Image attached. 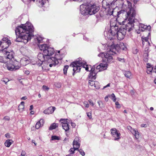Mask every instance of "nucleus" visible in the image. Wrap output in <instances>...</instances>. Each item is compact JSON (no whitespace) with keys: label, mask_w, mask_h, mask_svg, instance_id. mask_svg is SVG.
Returning a JSON list of instances; mask_svg holds the SVG:
<instances>
[{"label":"nucleus","mask_w":156,"mask_h":156,"mask_svg":"<svg viewBox=\"0 0 156 156\" xmlns=\"http://www.w3.org/2000/svg\"><path fill=\"white\" fill-rule=\"evenodd\" d=\"M127 6L124 4L123 0H116L111 2H106V8H111L112 9L115 7H122V10L117 12V16L118 17L122 16L124 19L123 22H126V29L129 31L131 30L134 24L133 23H138L136 19H134V18L136 14V10L132 6V3L128 1H127Z\"/></svg>","instance_id":"nucleus-1"},{"label":"nucleus","mask_w":156,"mask_h":156,"mask_svg":"<svg viewBox=\"0 0 156 156\" xmlns=\"http://www.w3.org/2000/svg\"><path fill=\"white\" fill-rule=\"evenodd\" d=\"M15 31L16 35H19L16 39L17 42H23L26 44L34 36L33 34L34 28L30 23H27L18 27L16 28Z\"/></svg>","instance_id":"nucleus-2"},{"label":"nucleus","mask_w":156,"mask_h":156,"mask_svg":"<svg viewBox=\"0 0 156 156\" xmlns=\"http://www.w3.org/2000/svg\"><path fill=\"white\" fill-rule=\"evenodd\" d=\"M118 45L112 44L110 46V50L106 52L101 53L98 55V56L103 58V61L106 62H111L113 59L112 55L116 54V49Z\"/></svg>","instance_id":"nucleus-3"},{"label":"nucleus","mask_w":156,"mask_h":156,"mask_svg":"<svg viewBox=\"0 0 156 156\" xmlns=\"http://www.w3.org/2000/svg\"><path fill=\"white\" fill-rule=\"evenodd\" d=\"M87 63L84 60H82L81 58H79L77 60L72 62L70 64V66L73 68V70L74 73H76L80 72L82 67L85 68V70L87 71L88 70L89 67H91V66L86 65Z\"/></svg>","instance_id":"nucleus-4"},{"label":"nucleus","mask_w":156,"mask_h":156,"mask_svg":"<svg viewBox=\"0 0 156 156\" xmlns=\"http://www.w3.org/2000/svg\"><path fill=\"white\" fill-rule=\"evenodd\" d=\"M39 47L41 51H43L44 55H45L47 58H51V56L55 52L53 48L48 47L45 44H40L39 45Z\"/></svg>","instance_id":"nucleus-5"},{"label":"nucleus","mask_w":156,"mask_h":156,"mask_svg":"<svg viewBox=\"0 0 156 156\" xmlns=\"http://www.w3.org/2000/svg\"><path fill=\"white\" fill-rule=\"evenodd\" d=\"M44 55L43 52L42 53H39L38 55V61L36 62V63L34 64L39 66H42L41 68L43 70H45L46 69V67L44 66V64L46 65V63L45 62H44V60L46 61L48 58H46V56Z\"/></svg>","instance_id":"nucleus-6"},{"label":"nucleus","mask_w":156,"mask_h":156,"mask_svg":"<svg viewBox=\"0 0 156 156\" xmlns=\"http://www.w3.org/2000/svg\"><path fill=\"white\" fill-rule=\"evenodd\" d=\"M134 18H135V17ZM134 19H135V18H134ZM136 20H137L138 23L136 22V23H133V24H134V26L131 29V30H130V31H128V30H126V25L127 24L126 22L125 23H126V24H125V25L124 26L125 27L124 28V29H125L126 31H128V32H129L130 31H131L133 29V27H134V26H135L136 25H137L139 24V30H141L142 31H144L146 30H147L148 31H150L151 30V26H147L144 25L143 24H139V22L138 21V20L137 19H136Z\"/></svg>","instance_id":"nucleus-7"},{"label":"nucleus","mask_w":156,"mask_h":156,"mask_svg":"<svg viewBox=\"0 0 156 156\" xmlns=\"http://www.w3.org/2000/svg\"><path fill=\"white\" fill-rule=\"evenodd\" d=\"M57 56L58 55H57L56 57H53L51 58H48L46 61L47 62H46V65H44V66L45 67V66H46V65H48V64L47 63V62L52 63L49 64V66L50 67H52L53 66H55L56 64H57L58 63V59H62V58H58Z\"/></svg>","instance_id":"nucleus-8"},{"label":"nucleus","mask_w":156,"mask_h":156,"mask_svg":"<svg viewBox=\"0 0 156 156\" xmlns=\"http://www.w3.org/2000/svg\"><path fill=\"white\" fill-rule=\"evenodd\" d=\"M118 29V27L115 24L114 25H112L110 23V29L108 31V33L110 34L113 36H114L120 31Z\"/></svg>","instance_id":"nucleus-9"},{"label":"nucleus","mask_w":156,"mask_h":156,"mask_svg":"<svg viewBox=\"0 0 156 156\" xmlns=\"http://www.w3.org/2000/svg\"><path fill=\"white\" fill-rule=\"evenodd\" d=\"M89 7V13L90 15L95 14L99 10V8L95 5H87Z\"/></svg>","instance_id":"nucleus-10"},{"label":"nucleus","mask_w":156,"mask_h":156,"mask_svg":"<svg viewBox=\"0 0 156 156\" xmlns=\"http://www.w3.org/2000/svg\"><path fill=\"white\" fill-rule=\"evenodd\" d=\"M80 12L83 15H86L89 13L88 5L86 4H82L80 6Z\"/></svg>","instance_id":"nucleus-11"},{"label":"nucleus","mask_w":156,"mask_h":156,"mask_svg":"<svg viewBox=\"0 0 156 156\" xmlns=\"http://www.w3.org/2000/svg\"><path fill=\"white\" fill-rule=\"evenodd\" d=\"M111 132L112 136L114 138L115 140H117L120 138L121 134L115 128L111 129Z\"/></svg>","instance_id":"nucleus-12"},{"label":"nucleus","mask_w":156,"mask_h":156,"mask_svg":"<svg viewBox=\"0 0 156 156\" xmlns=\"http://www.w3.org/2000/svg\"><path fill=\"white\" fill-rule=\"evenodd\" d=\"M62 120H64L65 122H62V128L65 131H68L69 129V123L67 122V119H61L59 121L61 122Z\"/></svg>","instance_id":"nucleus-13"},{"label":"nucleus","mask_w":156,"mask_h":156,"mask_svg":"<svg viewBox=\"0 0 156 156\" xmlns=\"http://www.w3.org/2000/svg\"><path fill=\"white\" fill-rule=\"evenodd\" d=\"M4 52L8 58L11 59L13 58L14 53L12 50H5Z\"/></svg>","instance_id":"nucleus-14"},{"label":"nucleus","mask_w":156,"mask_h":156,"mask_svg":"<svg viewBox=\"0 0 156 156\" xmlns=\"http://www.w3.org/2000/svg\"><path fill=\"white\" fill-rule=\"evenodd\" d=\"M89 84L90 85L94 87L96 89L100 88L99 83L97 81L90 80L89 81Z\"/></svg>","instance_id":"nucleus-15"},{"label":"nucleus","mask_w":156,"mask_h":156,"mask_svg":"<svg viewBox=\"0 0 156 156\" xmlns=\"http://www.w3.org/2000/svg\"><path fill=\"white\" fill-rule=\"evenodd\" d=\"M6 67L10 71H15L20 68V66H16L15 65L12 64H8L7 65Z\"/></svg>","instance_id":"nucleus-16"},{"label":"nucleus","mask_w":156,"mask_h":156,"mask_svg":"<svg viewBox=\"0 0 156 156\" xmlns=\"http://www.w3.org/2000/svg\"><path fill=\"white\" fill-rule=\"evenodd\" d=\"M93 70V68H91V70L90 71V73L88 75V76L89 78L91 79L95 80L96 78V75L97 74V73L96 72L97 71L95 69H94Z\"/></svg>","instance_id":"nucleus-17"},{"label":"nucleus","mask_w":156,"mask_h":156,"mask_svg":"<svg viewBox=\"0 0 156 156\" xmlns=\"http://www.w3.org/2000/svg\"><path fill=\"white\" fill-rule=\"evenodd\" d=\"M55 108L54 107H50L44 111V113L46 114H49L52 113L54 111Z\"/></svg>","instance_id":"nucleus-18"},{"label":"nucleus","mask_w":156,"mask_h":156,"mask_svg":"<svg viewBox=\"0 0 156 156\" xmlns=\"http://www.w3.org/2000/svg\"><path fill=\"white\" fill-rule=\"evenodd\" d=\"M79 139L78 137H76L73 143V144L75 148L77 150L80 146V144L79 143Z\"/></svg>","instance_id":"nucleus-19"},{"label":"nucleus","mask_w":156,"mask_h":156,"mask_svg":"<svg viewBox=\"0 0 156 156\" xmlns=\"http://www.w3.org/2000/svg\"><path fill=\"white\" fill-rule=\"evenodd\" d=\"M114 44L116 45H118L117 46V47L116 51L118 50L119 48H120V49L123 50H125L126 49V45H125L122 42L120 43L119 44Z\"/></svg>","instance_id":"nucleus-20"},{"label":"nucleus","mask_w":156,"mask_h":156,"mask_svg":"<svg viewBox=\"0 0 156 156\" xmlns=\"http://www.w3.org/2000/svg\"><path fill=\"white\" fill-rule=\"evenodd\" d=\"M44 123V120L43 119H41L39 121L37 122L35 125V128L38 129L40 127L43 126Z\"/></svg>","instance_id":"nucleus-21"},{"label":"nucleus","mask_w":156,"mask_h":156,"mask_svg":"<svg viewBox=\"0 0 156 156\" xmlns=\"http://www.w3.org/2000/svg\"><path fill=\"white\" fill-rule=\"evenodd\" d=\"M131 132L133 134L136 139H138L139 137V134L137 130L131 128Z\"/></svg>","instance_id":"nucleus-22"},{"label":"nucleus","mask_w":156,"mask_h":156,"mask_svg":"<svg viewBox=\"0 0 156 156\" xmlns=\"http://www.w3.org/2000/svg\"><path fill=\"white\" fill-rule=\"evenodd\" d=\"M13 143V141L12 140H7L5 141V145L6 147H9Z\"/></svg>","instance_id":"nucleus-23"},{"label":"nucleus","mask_w":156,"mask_h":156,"mask_svg":"<svg viewBox=\"0 0 156 156\" xmlns=\"http://www.w3.org/2000/svg\"><path fill=\"white\" fill-rule=\"evenodd\" d=\"M108 65L107 63H101L100 64V66H101V69L99 70V71L102 70H104L107 69L108 67Z\"/></svg>","instance_id":"nucleus-24"},{"label":"nucleus","mask_w":156,"mask_h":156,"mask_svg":"<svg viewBox=\"0 0 156 156\" xmlns=\"http://www.w3.org/2000/svg\"><path fill=\"white\" fill-rule=\"evenodd\" d=\"M116 34L117 37L119 40H121L124 38V34H123L121 32L119 31Z\"/></svg>","instance_id":"nucleus-25"},{"label":"nucleus","mask_w":156,"mask_h":156,"mask_svg":"<svg viewBox=\"0 0 156 156\" xmlns=\"http://www.w3.org/2000/svg\"><path fill=\"white\" fill-rule=\"evenodd\" d=\"M24 108V102L22 101L18 106V110L20 112L23 111Z\"/></svg>","instance_id":"nucleus-26"},{"label":"nucleus","mask_w":156,"mask_h":156,"mask_svg":"<svg viewBox=\"0 0 156 156\" xmlns=\"http://www.w3.org/2000/svg\"><path fill=\"white\" fill-rule=\"evenodd\" d=\"M48 0H37V2H38L40 4L41 6H44L45 4L47 2L48 3Z\"/></svg>","instance_id":"nucleus-27"},{"label":"nucleus","mask_w":156,"mask_h":156,"mask_svg":"<svg viewBox=\"0 0 156 156\" xmlns=\"http://www.w3.org/2000/svg\"><path fill=\"white\" fill-rule=\"evenodd\" d=\"M58 123H53L52 124L49 128V129L51 130L55 129L58 127Z\"/></svg>","instance_id":"nucleus-28"},{"label":"nucleus","mask_w":156,"mask_h":156,"mask_svg":"<svg viewBox=\"0 0 156 156\" xmlns=\"http://www.w3.org/2000/svg\"><path fill=\"white\" fill-rule=\"evenodd\" d=\"M11 43L10 41L8 40V39L6 37L3 38L2 40L0 41V43Z\"/></svg>","instance_id":"nucleus-29"},{"label":"nucleus","mask_w":156,"mask_h":156,"mask_svg":"<svg viewBox=\"0 0 156 156\" xmlns=\"http://www.w3.org/2000/svg\"><path fill=\"white\" fill-rule=\"evenodd\" d=\"M153 68L151 67L147 66V74H150L152 71H153Z\"/></svg>","instance_id":"nucleus-30"},{"label":"nucleus","mask_w":156,"mask_h":156,"mask_svg":"<svg viewBox=\"0 0 156 156\" xmlns=\"http://www.w3.org/2000/svg\"><path fill=\"white\" fill-rule=\"evenodd\" d=\"M108 97L110 98L114 102H115L116 98L115 94L113 93L111 95H108Z\"/></svg>","instance_id":"nucleus-31"},{"label":"nucleus","mask_w":156,"mask_h":156,"mask_svg":"<svg viewBox=\"0 0 156 156\" xmlns=\"http://www.w3.org/2000/svg\"><path fill=\"white\" fill-rule=\"evenodd\" d=\"M124 75L126 77L129 78L131 76V73L129 71H126L124 73Z\"/></svg>","instance_id":"nucleus-32"},{"label":"nucleus","mask_w":156,"mask_h":156,"mask_svg":"<svg viewBox=\"0 0 156 156\" xmlns=\"http://www.w3.org/2000/svg\"><path fill=\"white\" fill-rule=\"evenodd\" d=\"M76 150H77L74 147L73 148H72L70 149L69 151V153L71 154H73L74 153V151Z\"/></svg>","instance_id":"nucleus-33"},{"label":"nucleus","mask_w":156,"mask_h":156,"mask_svg":"<svg viewBox=\"0 0 156 156\" xmlns=\"http://www.w3.org/2000/svg\"><path fill=\"white\" fill-rule=\"evenodd\" d=\"M69 68V66L68 65L65 66L63 69L64 73V74H66L67 73V70Z\"/></svg>","instance_id":"nucleus-34"},{"label":"nucleus","mask_w":156,"mask_h":156,"mask_svg":"<svg viewBox=\"0 0 156 156\" xmlns=\"http://www.w3.org/2000/svg\"><path fill=\"white\" fill-rule=\"evenodd\" d=\"M98 103L100 108H102L104 107L103 104L101 101H98Z\"/></svg>","instance_id":"nucleus-35"},{"label":"nucleus","mask_w":156,"mask_h":156,"mask_svg":"<svg viewBox=\"0 0 156 156\" xmlns=\"http://www.w3.org/2000/svg\"><path fill=\"white\" fill-rule=\"evenodd\" d=\"M37 41L39 43H41V41L43 40V38L42 37H37V38H36Z\"/></svg>","instance_id":"nucleus-36"},{"label":"nucleus","mask_w":156,"mask_h":156,"mask_svg":"<svg viewBox=\"0 0 156 156\" xmlns=\"http://www.w3.org/2000/svg\"><path fill=\"white\" fill-rule=\"evenodd\" d=\"M79 152L80 154L82 156H84L85 155V152L82 149H78L77 150Z\"/></svg>","instance_id":"nucleus-37"},{"label":"nucleus","mask_w":156,"mask_h":156,"mask_svg":"<svg viewBox=\"0 0 156 156\" xmlns=\"http://www.w3.org/2000/svg\"><path fill=\"white\" fill-rule=\"evenodd\" d=\"M51 139L52 140H59V138L56 136H53L51 137Z\"/></svg>","instance_id":"nucleus-38"},{"label":"nucleus","mask_w":156,"mask_h":156,"mask_svg":"<svg viewBox=\"0 0 156 156\" xmlns=\"http://www.w3.org/2000/svg\"><path fill=\"white\" fill-rule=\"evenodd\" d=\"M115 105H116V108H120L121 107V106L120 104H119V102L118 101L115 102Z\"/></svg>","instance_id":"nucleus-39"},{"label":"nucleus","mask_w":156,"mask_h":156,"mask_svg":"<svg viewBox=\"0 0 156 156\" xmlns=\"http://www.w3.org/2000/svg\"><path fill=\"white\" fill-rule=\"evenodd\" d=\"M42 88H43V89L44 91L48 90L49 89V87H47L46 86H45V85H43L42 86Z\"/></svg>","instance_id":"nucleus-40"},{"label":"nucleus","mask_w":156,"mask_h":156,"mask_svg":"<svg viewBox=\"0 0 156 156\" xmlns=\"http://www.w3.org/2000/svg\"><path fill=\"white\" fill-rule=\"evenodd\" d=\"M83 104L87 108H88L89 107V105L87 101H84L83 102Z\"/></svg>","instance_id":"nucleus-41"},{"label":"nucleus","mask_w":156,"mask_h":156,"mask_svg":"<svg viewBox=\"0 0 156 156\" xmlns=\"http://www.w3.org/2000/svg\"><path fill=\"white\" fill-rule=\"evenodd\" d=\"M55 86L58 87H61V84L60 83H56L55 84Z\"/></svg>","instance_id":"nucleus-42"},{"label":"nucleus","mask_w":156,"mask_h":156,"mask_svg":"<svg viewBox=\"0 0 156 156\" xmlns=\"http://www.w3.org/2000/svg\"><path fill=\"white\" fill-rule=\"evenodd\" d=\"M87 116L89 118V119H90L92 118L91 112H87Z\"/></svg>","instance_id":"nucleus-43"},{"label":"nucleus","mask_w":156,"mask_h":156,"mask_svg":"<svg viewBox=\"0 0 156 156\" xmlns=\"http://www.w3.org/2000/svg\"><path fill=\"white\" fill-rule=\"evenodd\" d=\"M117 59L119 61L122 62H124L125 61L124 59L123 58H118Z\"/></svg>","instance_id":"nucleus-44"},{"label":"nucleus","mask_w":156,"mask_h":156,"mask_svg":"<svg viewBox=\"0 0 156 156\" xmlns=\"http://www.w3.org/2000/svg\"><path fill=\"white\" fill-rule=\"evenodd\" d=\"M3 119L5 120H9L10 119V118L9 117L6 116L4 117L3 118Z\"/></svg>","instance_id":"nucleus-45"},{"label":"nucleus","mask_w":156,"mask_h":156,"mask_svg":"<svg viewBox=\"0 0 156 156\" xmlns=\"http://www.w3.org/2000/svg\"><path fill=\"white\" fill-rule=\"evenodd\" d=\"M4 62V60L2 56H0V62L3 63Z\"/></svg>","instance_id":"nucleus-46"},{"label":"nucleus","mask_w":156,"mask_h":156,"mask_svg":"<svg viewBox=\"0 0 156 156\" xmlns=\"http://www.w3.org/2000/svg\"><path fill=\"white\" fill-rule=\"evenodd\" d=\"M26 154V152L25 151H23L21 153V155L22 156H25Z\"/></svg>","instance_id":"nucleus-47"},{"label":"nucleus","mask_w":156,"mask_h":156,"mask_svg":"<svg viewBox=\"0 0 156 156\" xmlns=\"http://www.w3.org/2000/svg\"><path fill=\"white\" fill-rule=\"evenodd\" d=\"M88 102H89V104L91 105L92 106H94V104L93 102L91 100H89Z\"/></svg>","instance_id":"nucleus-48"},{"label":"nucleus","mask_w":156,"mask_h":156,"mask_svg":"<svg viewBox=\"0 0 156 156\" xmlns=\"http://www.w3.org/2000/svg\"><path fill=\"white\" fill-rule=\"evenodd\" d=\"M143 41H145L147 42L148 41V38L147 37H145L142 40L143 44Z\"/></svg>","instance_id":"nucleus-49"},{"label":"nucleus","mask_w":156,"mask_h":156,"mask_svg":"<svg viewBox=\"0 0 156 156\" xmlns=\"http://www.w3.org/2000/svg\"><path fill=\"white\" fill-rule=\"evenodd\" d=\"M5 136L7 138H10L9 134L8 133H7L5 135Z\"/></svg>","instance_id":"nucleus-50"},{"label":"nucleus","mask_w":156,"mask_h":156,"mask_svg":"<svg viewBox=\"0 0 156 156\" xmlns=\"http://www.w3.org/2000/svg\"><path fill=\"white\" fill-rule=\"evenodd\" d=\"M96 70L97 69H101V66H100V64L98 66H97L96 67Z\"/></svg>","instance_id":"nucleus-51"},{"label":"nucleus","mask_w":156,"mask_h":156,"mask_svg":"<svg viewBox=\"0 0 156 156\" xmlns=\"http://www.w3.org/2000/svg\"><path fill=\"white\" fill-rule=\"evenodd\" d=\"M71 126L73 127H74L76 126L75 123H73V122H71Z\"/></svg>","instance_id":"nucleus-52"},{"label":"nucleus","mask_w":156,"mask_h":156,"mask_svg":"<svg viewBox=\"0 0 156 156\" xmlns=\"http://www.w3.org/2000/svg\"><path fill=\"white\" fill-rule=\"evenodd\" d=\"M141 127H143L146 128L147 127V125L146 124H142L141 125Z\"/></svg>","instance_id":"nucleus-53"},{"label":"nucleus","mask_w":156,"mask_h":156,"mask_svg":"<svg viewBox=\"0 0 156 156\" xmlns=\"http://www.w3.org/2000/svg\"><path fill=\"white\" fill-rule=\"evenodd\" d=\"M27 98V97L26 96H24L23 97L21 98V100H26Z\"/></svg>","instance_id":"nucleus-54"},{"label":"nucleus","mask_w":156,"mask_h":156,"mask_svg":"<svg viewBox=\"0 0 156 156\" xmlns=\"http://www.w3.org/2000/svg\"><path fill=\"white\" fill-rule=\"evenodd\" d=\"M110 85V84L108 83L106 86H104L103 87V88H105L107 87H109Z\"/></svg>","instance_id":"nucleus-55"},{"label":"nucleus","mask_w":156,"mask_h":156,"mask_svg":"<svg viewBox=\"0 0 156 156\" xmlns=\"http://www.w3.org/2000/svg\"><path fill=\"white\" fill-rule=\"evenodd\" d=\"M33 108V105H31L30 106V110H32Z\"/></svg>","instance_id":"nucleus-56"},{"label":"nucleus","mask_w":156,"mask_h":156,"mask_svg":"<svg viewBox=\"0 0 156 156\" xmlns=\"http://www.w3.org/2000/svg\"><path fill=\"white\" fill-rule=\"evenodd\" d=\"M108 96H106L105 97V99L106 101H107L108 100Z\"/></svg>","instance_id":"nucleus-57"},{"label":"nucleus","mask_w":156,"mask_h":156,"mask_svg":"<svg viewBox=\"0 0 156 156\" xmlns=\"http://www.w3.org/2000/svg\"><path fill=\"white\" fill-rule=\"evenodd\" d=\"M153 72L156 73V66H155L153 70Z\"/></svg>","instance_id":"nucleus-58"},{"label":"nucleus","mask_w":156,"mask_h":156,"mask_svg":"<svg viewBox=\"0 0 156 156\" xmlns=\"http://www.w3.org/2000/svg\"><path fill=\"white\" fill-rule=\"evenodd\" d=\"M147 66L151 67V65L150 64L148 63L147 64Z\"/></svg>","instance_id":"nucleus-59"},{"label":"nucleus","mask_w":156,"mask_h":156,"mask_svg":"<svg viewBox=\"0 0 156 156\" xmlns=\"http://www.w3.org/2000/svg\"><path fill=\"white\" fill-rule=\"evenodd\" d=\"M150 110L151 111H152L154 110V108L152 107H151L150 108Z\"/></svg>","instance_id":"nucleus-60"},{"label":"nucleus","mask_w":156,"mask_h":156,"mask_svg":"<svg viewBox=\"0 0 156 156\" xmlns=\"http://www.w3.org/2000/svg\"><path fill=\"white\" fill-rule=\"evenodd\" d=\"M72 154H71L69 153V154H68V155H66V156H72Z\"/></svg>","instance_id":"nucleus-61"},{"label":"nucleus","mask_w":156,"mask_h":156,"mask_svg":"<svg viewBox=\"0 0 156 156\" xmlns=\"http://www.w3.org/2000/svg\"><path fill=\"white\" fill-rule=\"evenodd\" d=\"M111 13L110 14V15H113V9L111 11Z\"/></svg>","instance_id":"nucleus-62"},{"label":"nucleus","mask_w":156,"mask_h":156,"mask_svg":"<svg viewBox=\"0 0 156 156\" xmlns=\"http://www.w3.org/2000/svg\"><path fill=\"white\" fill-rule=\"evenodd\" d=\"M34 141V140H32V142L33 143H34V144L35 146H36V143H35V142Z\"/></svg>","instance_id":"nucleus-63"},{"label":"nucleus","mask_w":156,"mask_h":156,"mask_svg":"<svg viewBox=\"0 0 156 156\" xmlns=\"http://www.w3.org/2000/svg\"><path fill=\"white\" fill-rule=\"evenodd\" d=\"M123 112H124V113H127V111L126 110H125Z\"/></svg>","instance_id":"nucleus-64"}]
</instances>
